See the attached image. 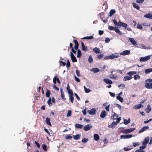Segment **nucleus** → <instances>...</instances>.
Masks as SVG:
<instances>
[{"instance_id":"1","label":"nucleus","mask_w":152,"mask_h":152,"mask_svg":"<svg viewBox=\"0 0 152 152\" xmlns=\"http://www.w3.org/2000/svg\"><path fill=\"white\" fill-rule=\"evenodd\" d=\"M115 25H117L118 26H122L124 27L125 29L129 31H132V29L130 28H127L128 25L126 23L121 22L120 20L117 23V21L114 19L113 20Z\"/></svg>"},{"instance_id":"2","label":"nucleus","mask_w":152,"mask_h":152,"mask_svg":"<svg viewBox=\"0 0 152 152\" xmlns=\"http://www.w3.org/2000/svg\"><path fill=\"white\" fill-rule=\"evenodd\" d=\"M136 74V72L135 71H131L127 73L126 75L129 76H124V81H125L131 80L132 78V75Z\"/></svg>"},{"instance_id":"3","label":"nucleus","mask_w":152,"mask_h":152,"mask_svg":"<svg viewBox=\"0 0 152 152\" xmlns=\"http://www.w3.org/2000/svg\"><path fill=\"white\" fill-rule=\"evenodd\" d=\"M151 56V55H149L145 57H141L140 59V61H146L150 59Z\"/></svg>"},{"instance_id":"4","label":"nucleus","mask_w":152,"mask_h":152,"mask_svg":"<svg viewBox=\"0 0 152 152\" xmlns=\"http://www.w3.org/2000/svg\"><path fill=\"white\" fill-rule=\"evenodd\" d=\"M135 129V128H131L127 129H126L124 130L123 133L125 134L133 132Z\"/></svg>"},{"instance_id":"5","label":"nucleus","mask_w":152,"mask_h":152,"mask_svg":"<svg viewBox=\"0 0 152 152\" xmlns=\"http://www.w3.org/2000/svg\"><path fill=\"white\" fill-rule=\"evenodd\" d=\"M70 55L72 61L73 62H77L76 57L74 56L72 52H70Z\"/></svg>"},{"instance_id":"6","label":"nucleus","mask_w":152,"mask_h":152,"mask_svg":"<svg viewBox=\"0 0 152 152\" xmlns=\"http://www.w3.org/2000/svg\"><path fill=\"white\" fill-rule=\"evenodd\" d=\"M132 137V134L122 135L120 136L121 139H128L131 138Z\"/></svg>"},{"instance_id":"7","label":"nucleus","mask_w":152,"mask_h":152,"mask_svg":"<svg viewBox=\"0 0 152 152\" xmlns=\"http://www.w3.org/2000/svg\"><path fill=\"white\" fill-rule=\"evenodd\" d=\"M88 113L90 115H94L96 114V110L94 108H92L88 111Z\"/></svg>"},{"instance_id":"8","label":"nucleus","mask_w":152,"mask_h":152,"mask_svg":"<svg viewBox=\"0 0 152 152\" xmlns=\"http://www.w3.org/2000/svg\"><path fill=\"white\" fill-rule=\"evenodd\" d=\"M92 127V126L91 124H88L85 125L84 127V129L85 131H88Z\"/></svg>"},{"instance_id":"9","label":"nucleus","mask_w":152,"mask_h":152,"mask_svg":"<svg viewBox=\"0 0 152 152\" xmlns=\"http://www.w3.org/2000/svg\"><path fill=\"white\" fill-rule=\"evenodd\" d=\"M110 59H113L114 58H117L119 57V55L117 53L113 54L108 56Z\"/></svg>"},{"instance_id":"10","label":"nucleus","mask_w":152,"mask_h":152,"mask_svg":"<svg viewBox=\"0 0 152 152\" xmlns=\"http://www.w3.org/2000/svg\"><path fill=\"white\" fill-rule=\"evenodd\" d=\"M145 86L147 88L151 89L152 88V83L146 82L145 84Z\"/></svg>"},{"instance_id":"11","label":"nucleus","mask_w":152,"mask_h":152,"mask_svg":"<svg viewBox=\"0 0 152 152\" xmlns=\"http://www.w3.org/2000/svg\"><path fill=\"white\" fill-rule=\"evenodd\" d=\"M129 39L133 45L135 46L137 45V43L136 41L134 40L133 38L130 37L129 38Z\"/></svg>"},{"instance_id":"12","label":"nucleus","mask_w":152,"mask_h":152,"mask_svg":"<svg viewBox=\"0 0 152 152\" xmlns=\"http://www.w3.org/2000/svg\"><path fill=\"white\" fill-rule=\"evenodd\" d=\"M107 113L105 110H103L102 111L100 115L101 118H104L107 115Z\"/></svg>"},{"instance_id":"13","label":"nucleus","mask_w":152,"mask_h":152,"mask_svg":"<svg viewBox=\"0 0 152 152\" xmlns=\"http://www.w3.org/2000/svg\"><path fill=\"white\" fill-rule=\"evenodd\" d=\"M73 42H74L75 44L74 47L75 49V50H77L79 46V44L77 41V40L73 39Z\"/></svg>"},{"instance_id":"14","label":"nucleus","mask_w":152,"mask_h":152,"mask_svg":"<svg viewBox=\"0 0 152 152\" xmlns=\"http://www.w3.org/2000/svg\"><path fill=\"white\" fill-rule=\"evenodd\" d=\"M82 50L85 51H87L88 50L87 47L85 46L83 42H81Z\"/></svg>"},{"instance_id":"15","label":"nucleus","mask_w":152,"mask_h":152,"mask_svg":"<svg viewBox=\"0 0 152 152\" xmlns=\"http://www.w3.org/2000/svg\"><path fill=\"white\" fill-rule=\"evenodd\" d=\"M103 81L105 83L108 84H111L113 83L112 81L108 78H104Z\"/></svg>"},{"instance_id":"16","label":"nucleus","mask_w":152,"mask_h":152,"mask_svg":"<svg viewBox=\"0 0 152 152\" xmlns=\"http://www.w3.org/2000/svg\"><path fill=\"white\" fill-rule=\"evenodd\" d=\"M130 53V51L128 50H125L121 53L120 54L121 55L125 56L127 55H129Z\"/></svg>"},{"instance_id":"17","label":"nucleus","mask_w":152,"mask_h":152,"mask_svg":"<svg viewBox=\"0 0 152 152\" xmlns=\"http://www.w3.org/2000/svg\"><path fill=\"white\" fill-rule=\"evenodd\" d=\"M117 124L116 122L114 121L111 124L108 126V127L113 128Z\"/></svg>"},{"instance_id":"18","label":"nucleus","mask_w":152,"mask_h":152,"mask_svg":"<svg viewBox=\"0 0 152 152\" xmlns=\"http://www.w3.org/2000/svg\"><path fill=\"white\" fill-rule=\"evenodd\" d=\"M149 128V127L147 126H144L139 131V133H141L143 132L146 131L147 129Z\"/></svg>"},{"instance_id":"19","label":"nucleus","mask_w":152,"mask_h":152,"mask_svg":"<svg viewBox=\"0 0 152 152\" xmlns=\"http://www.w3.org/2000/svg\"><path fill=\"white\" fill-rule=\"evenodd\" d=\"M144 17L145 18L152 19V14L150 13H148L145 15Z\"/></svg>"},{"instance_id":"20","label":"nucleus","mask_w":152,"mask_h":152,"mask_svg":"<svg viewBox=\"0 0 152 152\" xmlns=\"http://www.w3.org/2000/svg\"><path fill=\"white\" fill-rule=\"evenodd\" d=\"M149 142V137H146L145 138L144 141H143L142 145H146Z\"/></svg>"},{"instance_id":"21","label":"nucleus","mask_w":152,"mask_h":152,"mask_svg":"<svg viewBox=\"0 0 152 152\" xmlns=\"http://www.w3.org/2000/svg\"><path fill=\"white\" fill-rule=\"evenodd\" d=\"M143 107V106L141 104H139L137 105H135L133 107V108L134 109H139L141 107Z\"/></svg>"},{"instance_id":"22","label":"nucleus","mask_w":152,"mask_h":152,"mask_svg":"<svg viewBox=\"0 0 152 152\" xmlns=\"http://www.w3.org/2000/svg\"><path fill=\"white\" fill-rule=\"evenodd\" d=\"M93 51L96 54L100 53V52L99 48L97 47L93 49Z\"/></svg>"},{"instance_id":"23","label":"nucleus","mask_w":152,"mask_h":152,"mask_svg":"<svg viewBox=\"0 0 152 152\" xmlns=\"http://www.w3.org/2000/svg\"><path fill=\"white\" fill-rule=\"evenodd\" d=\"M50 118H46L45 122L46 123L50 126H51V124L50 122Z\"/></svg>"},{"instance_id":"24","label":"nucleus","mask_w":152,"mask_h":152,"mask_svg":"<svg viewBox=\"0 0 152 152\" xmlns=\"http://www.w3.org/2000/svg\"><path fill=\"white\" fill-rule=\"evenodd\" d=\"M151 110V108L150 107V106L149 105H148L147 106V108L145 109V110L146 112L147 113H149Z\"/></svg>"},{"instance_id":"25","label":"nucleus","mask_w":152,"mask_h":152,"mask_svg":"<svg viewBox=\"0 0 152 152\" xmlns=\"http://www.w3.org/2000/svg\"><path fill=\"white\" fill-rule=\"evenodd\" d=\"M75 126L76 128L78 129H81L83 127V125L79 124H76Z\"/></svg>"},{"instance_id":"26","label":"nucleus","mask_w":152,"mask_h":152,"mask_svg":"<svg viewBox=\"0 0 152 152\" xmlns=\"http://www.w3.org/2000/svg\"><path fill=\"white\" fill-rule=\"evenodd\" d=\"M60 91L61 93V96L62 98L64 100H65L66 99L65 98L64 92L63 91L62 89L61 88L60 89Z\"/></svg>"},{"instance_id":"27","label":"nucleus","mask_w":152,"mask_h":152,"mask_svg":"<svg viewBox=\"0 0 152 152\" xmlns=\"http://www.w3.org/2000/svg\"><path fill=\"white\" fill-rule=\"evenodd\" d=\"M94 140L96 141H98L99 139V135L97 134H94Z\"/></svg>"},{"instance_id":"28","label":"nucleus","mask_w":152,"mask_h":152,"mask_svg":"<svg viewBox=\"0 0 152 152\" xmlns=\"http://www.w3.org/2000/svg\"><path fill=\"white\" fill-rule=\"evenodd\" d=\"M91 71L94 73H96L99 72V69L97 68H93L91 69Z\"/></svg>"},{"instance_id":"29","label":"nucleus","mask_w":152,"mask_h":152,"mask_svg":"<svg viewBox=\"0 0 152 152\" xmlns=\"http://www.w3.org/2000/svg\"><path fill=\"white\" fill-rule=\"evenodd\" d=\"M119 35L122 34L121 32L118 29V28L117 27H115V28L114 30Z\"/></svg>"},{"instance_id":"30","label":"nucleus","mask_w":152,"mask_h":152,"mask_svg":"<svg viewBox=\"0 0 152 152\" xmlns=\"http://www.w3.org/2000/svg\"><path fill=\"white\" fill-rule=\"evenodd\" d=\"M115 12V10L114 9L111 10L109 12V16L111 17L112 15Z\"/></svg>"},{"instance_id":"31","label":"nucleus","mask_w":152,"mask_h":152,"mask_svg":"<svg viewBox=\"0 0 152 152\" xmlns=\"http://www.w3.org/2000/svg\"><path fill=\"white\" fill-rule=\"evenodd\" d=\"M134 8H136L137 10H139L140 9V7L139 5L135 3H133L132 4Z\"/></svg>"},{"instance_id":"32","label":"nucleus","mask_w":152,"mask_h":152,"mask_svg":"<svg viewBox=\"0 0 152 152\" xmlns=\"http://www.w3.org/2000/svg\"><path fill=\"white\" fill-rule=\"evenodd\" d=\"M80 135L79 134H77L76 135H74L73 137L75 140H77L80 139Z\"/></svg>"},{"instance_id":"33","label":"nucleus","mask_w":152,"mask_h":152,"mask_svg":"<svg viewBox=\"0 0 152 152\" xmlns=\"http://www.w3.org/2000/svg\"><path fill=\"white\" fill-rule=\"evenodd\" d=\"M77 57L78 58H80V57L82 56V53H81V52L80 50V49L77 50Z\"/></svg>"},{"instance_id":"34","label":"nucleus","mask_w":152,"mask_h":152,"mask_svg":"<svg viewBox=\"0 0 152 152\" xmlns=\"http://www.w3.org/2000/svg\"><path fill=\"white\" fill-rule=\"evenodd\" d=\"M152 72V68L148 69H145V72L146 74H148V73Z\"/></svg>"},{"instance_id":"35","label":"nucleus","mask_w":152,"mask_h":152,"mask_svg":"<svg viewBox=\"0 0 152 152\" xmlns=\"http://www.w3.org/2000/svg\"><path fill=\"white\" fill-rule=\"evenodd\" d=\"M116 98L121 102H123V101L124 99L122 97L118 96L116 97Z\"/></svg>"},{"instance_id":"36","label":"nucleus","mask_w":152,"mask_h":152,"mask_svg":"<svg viewBox=\"0 0 152 152\" xmlns=\"http://www.w3.org/2000/svg\"><path fill=\"white\" fill-rule=\"evenodd\" d=\"M118 117V116L117 115L115 112H113V116L111 117V118L113 117V119L114 120H115Z\"/></svg>"},{"instance_id":"37","label":"nucleus","mask_w":152,"mask_h":152,"mask_svg":"<svg viewBox=\"0 0 152 152\" xmlns=\"http://www.w3.org/2000/svg\"><path fill=\"white\" fill-rule=\"evenodd\" d=\"M94 38V37L92 36H91L88 37H84L82 39H91Z\"/></svg>"},{"instance_id":"38","label":"nucleus","mask_w":152,"mask_h":152,"mask_svg":"<svg viewBox=\"0 0 152 152\" xmlns=\"http://www.w3.org/2000/svg\"><path fill=\"white\" fill-rule=\"evenodd\" d=\"M42 149L45 151H47V146L46 144H43L42 145Z\"/></svg>"},{"instance_id":"39","label":"nucleus","mask_w":152,"mask_h":152,"mask_svg":"<svg viewBox=\"0 0 152 152\" xmlns=\"http://www.w3.org/2000/svg\"><path fill=\"white\" fill-rule=\"evenodd\" d=\"M51 98L50 97L47 101V103L50 106H51L52 104V103L51 102Z\"/></svg>"},{"instance_id":"40","label":"nucleus","mask_w":152,"mask_h":152,"mask_svg":"<svg viewBox=\"0 0 152 152\" xmlns=\"http://www.w3.org/2000/svg\"><path fill=\"white\" fill-rule=\"evenodd\" d=\"M88 61L90 63H91L93 62V59L92 57L91 56H89V58L88 59Z\"/></svg>"},{"instance_id":"41","label":"nucleus","mask_w":152,"mask_h":152,"mask_svg":"<svg viewBox=\"0 0 152 152\" xmlns=\"http://www.w3.org/2000/svg\"><path fill=\"white\" fill-rule=\"evenodd\" d=\"M110 77L113 79H116L117 78V76H114L113 74H111L110 75Z\"/></svg>"},{"instance_id":"42","label":"nucleus","mask_w":152,"mask_h":152,"mask_svg":"<svg viewBox=\"0 0 152 152\" xmlns=\"http://www.w3.org/2000/svg\"><path fill=\"white\" fill-rule=\"evenodd\" d=\"M46 97H49L50 96V91L48 90H47L46 93Z\"/></svg>"},{"instance_id":"43","label":"nucleus","mask_w":152,"mask_h":152,"mask_svg":"<svg viewBox=\"0 0 152 152\" xmlns=\"http://www.w3.org/2000/svg\"><path fill=\"white\" fill-rule=\"evenodd\" d=\"M69 99L72 103H73V100L74 98L73 96L69 95Z\"/></svg>"},{"instance_id":"44","label":"nucleus","mask_w":152,"mask_h":152,"mask_svg":"<svg viewBox=\"0 0 152 152\" xmlns=\"http://www.w3.org/2000/svg\"><path fill=\"white\" fill-rule=\"evenodd\" d=\"M85 91L86 93H88L91 91V90L89 88H87L85 86L84 87Z\"/></svg>"},{"instance_id":"45","label":"nucleus","mask_w":152,"mask_h":152,"mask_svg":"<svg viewBox=\"0 0 152 152\" xmlns=\"http://www.w3.org/2000/svg\"><path fill=\"white\" fill-rule=\"evenodd\" d=\"M103 56L104 55L103 54L98 55H97V58L98 59H100L102 58Z\"/></svg>"},{"instance_id":"46","label":"nucleus","mask_w":152,"mask_h":152,"mask_svg":"<svg viewBox=\"0 0 152 152\" xmlns=\"http://www.w3.org/2000/svg\"><path fill=\"white\" fill-rule=\"evenodd\" d=\"M70 66V63L69 60H67L66 64V67L67 68H68Z\"/></svg>"},{"instance_id":"47","label":"nucleus","mask_w":152,"mask_h":152,"mask_svg":"<svg viewBox=\"0 0 152 152\" xmlns=\"http://www.w3.org/2000/svg\"><path fill=\"white\" fill-rule=\"evenodd\" d=\"M137 28L140 29H142V27L141 25L139 23H138L137 26Z\"/></svg>"},{"instance_id":"48","label":"nucleus","mask_w":152,"mask_h":152,"mask_svg":"<svg viewBox=\"0 0 152 152\" xmlns=\"http://www.w3.org/2000/svg\"><path fill=\"white\" fill-rule=\"evenodd\" d=\"M72 112L70 110H69L66 116L67 117L70 116L71 115Z\"/></svg>"},{"instance_id":"49","label":"nucleus","mask_w":152,"mask_h":152,"mask_svg":"<svg viewBox=\"0 0 152 152\" xmlns=\"http://www.w3.org/2000/svg\"><path fill=\"white\" fill-rule=\"evenodd\" d=\"M134 77L135 80L139 79L140 78V76L138 75H134Z\"/></svg>"},{"instance_id":"50","label":"nucleus","mask_w":152,"mask_h":152,"mask_svg":"<svg viewBox=\"0 0 152 152\" xmlns=\"http://www.w3.org/2000/svg\"><path fill=\"white\" fill-rule=\"evenodd\" d=\"M69 94V95H72L73 96V92L72 91V90H71V89L70 90H69V91H68Z\"/></svg>"},{"instance_id":"51","label":"nucleus","mask_w":152,"mask_h":152,"mask_svg":"<svg viewBox=\"0 0 152 152\" xmlns=\"http://www.w3.org/2000/svg\"><path fill=\"white\" fill-rule=\"evenodd\" d=\"M88 141V139L84 138L82 140V142L83 143H86Z\"/></svg>"},{"instance_id":"52","label":"nucleus","mask_w":152,"mask_h":152,"mask_svg":"<svg viewBox=\"0 0 152 152\" xmlns=\"http://www.w3.org/2000/svg\"><path fill=\"white\" fill-rule=\"evenodd\" d=\"M59 63L60 64V65L61 64V66H65V65H66V63L65 62H64L63 61H59Z\"/></svg>"},{"instance_id":"53","label":"nucleus","mask_w":152,"mask_h":152,"mask_svg":"<svg viewBox=\"0 0 152 152\" xmlns=\"http://www.w3.org/2000/svg\"><path fill=\"white\" fill-rule=\"evenodd\" d=\"M108 29L111 30H115V27L114 28L113 26H109L108 27Z\"/></svg>"},{"instance_id":"54","label":"nucleus","mask_w":152,"mask_h":152,"mask_svg":"<svg viewBox=\"0 0 152 152\" xmlns=\"http://www.w3.org/2000/svg\"><path fill=\"white\" fill-rule=\"evenodd\" d=\"M110 41V39L109 38L106 37L105 39V43H107L109 42Z\"/></svg>"},{"instance_id":"55","label":"nucleus","mask_w":152,"mask_h":152,"mask_svg":"<svg viewBox=\"0 0 152 152\" xmlns=\"http://www.w3.org/2000/svg\"><path fill=\"white\" fill-rule=\"evenodd\" d=\"M139 143L138 142H135L133 143V145L134 147L137 146L139 145Z\"/></svg>"},{"instance_id":"56","label":"nucleus","mask_w":152,"mask_h":152,"mask_svg":"<svg viewBox=\"0 0 152 152\" xmlns=\"http://www.w3.org/2000/svg\"><path fill=\"white\" fill-rule=\"evenodd\" d=\"M34 143L36 145L37 147L38 148H40V144L39 143L36 141H35Z\"/></svg>"},{"instance_id":"57","label":"nucleus","mask_w":152,"mask_h":152,"mask_svg":"<svg viewBox=\"0 0 152 152\" xmlns=\"http://www.w3.org/2000/svg\"><path fill=\"white\" fill-rule=\"evenodd\" d=\"M65 137L66 139H69L72 138V137L69 135H67Z\"/></svg>"},{"instance_id":"58","label":"nucleus","mask_w":152,"mask_h":152,"mask_svg":"<svg viewBox=\"0 0 152 152\" xmlns=\"http://www.w3.org/2000/svg\"><path fill=\"white\" fill-rule=\"evenodd\" d=\"M109 93L111 96L113 97H115V94L114 93H112L109 92Z\"/></svg>"},{"instance_id":"59","label":"nucleus","mask_w":152,"mask_h":152,"mask_svg":"<svg viewBox=\"0 0 152 152\" xmlns=\"http://www.w3.org/2000/svg\"><path fill=\"white\" fill-rule=\"evenodd\" d=\"M57 77L56 76H55L53 78V83L54 84H56V77Z\"/></svg>"},{"instance_id":"60","label":"nucleus","mask_w":152,"mask_h":152,"mask_svg":"<svg viewBox=\"0 0 152 152\" xmlns=\"http://www.w3.org/2000/svg\"><path fill=\"white\" fill-rule=\"evenodd\" d=\"M143 145V146H140V150H142V149H144L146 147V145Z\"/></svg>"},{"instance_id":"61","label":"nucleus","mask_w":152,"mask_h":152,"mask_svg":"<svg viewBox=\"0 0 152 152\" xmlns=\"http://www.w3.org/2000/svg\"><path fill=\"white\" fill-rule=\"evenodd\" d=\"M75 80L77 82H80V79L78 78L77 77H76V76H75Z\"/></svg>"},{"instance_id":"62","label":"nucleus","mask_w":152,"mask_h":152,"mask_svg":"<svg viewBox=\"0 0 152 152\" xmlns=\"http://www.w3.org/2000/svg\"><path fill=\"white\" fill-rule=\"evenodd\" d=\"M53 88L54 89H55V90H57V91H59V89L56 86L54 85L53 86Z\"/></svg>"},{"instance_id":"63","label":"nucleus","mask_w":152,"mask_h":152,"mask_svg":"<svg viewBox=\"0 0 152 152\" xmlns=\"http://www.w3.org/2000/svg\"><path fill=\"white\" fill-rule=\"evenodd\" d=\"M136 1L137 3H142L143 2L144 0H136Z\"/></svg>"},{"instance_id":"64","label":"nucleus","mask_w":152,"mask_h":152,"mask_svg":"<svg viewBox=\"0 0 152 152\" xmlns=\"http://www.w3.org/2000/svg\"><path fill=\"white\" fill-rule=\"evenodd\" d=\"M75 96L76 97V98L78 100H80V97H79L77 94L76 93H75L74 94Z\"/></svg>"}]
</instances>
